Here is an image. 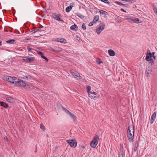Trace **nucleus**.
<instances>
[{
    "mask_svg": "<svg viewBox=\"0 0 157 157\" xmlns=\"http://www.w3.org/2000/svg\"><path fill=\"white\" fill-rule=\"evenodd\" d=\"M128 1L130 2L134 3L136 2V0H128Z\"/></svg>",
    "mask_w": 157,
    "mask_h": 157,
    "instance_id": "obj_42",
    "label": "nucleus"
},
{
    "mask_svg": "<svg viewBox=\"0 0 157 157\" xmlns=\"http://www.w3.org/2000/svg\"><path fill=\"white\" fill-rule=\"evenodd\" d=\"M37 151V145H36V149H35V152H36Z\"/></svg>",
    "mask_w": 157,
    "mask_h": 157,
    "instance_id": "obj_54",
    "label": "nucleus"
},
{
    "mask_svg": "<svg viewBox=\"0 0 157 157\" xmlns=\"http://www.w3.org/2000/svg\"><path fill=\"white\" fill-rule=\"evenodd\" d=\"M74 6H75V4L73 2H72V3H71L70 4V5L69 6H71V8H72Z\"/></svg>",
    "mask_w": 157,
    "mask_h": 157,
    "instance_id": "obj_43",
    "label": "nucleus"
},
{
    "mask_svg": "<svg viewBox=\"0 0 157 157\" xmlns=\"http://www.w3.org/2000/svg\"><path fill=\"white\" fill-rule=\"evenodd\" d=\"M64 111L73 120L74 122L76 121L77 118L76 116L73 113H71L68 110L66 109L65 108L62 107Z\"/></svg>",
    "mask_w": 157,
    "mask_h": 157,
    "instance_id": "obj_5",
    "label": "nucleus"
},
{
    "mask_svg": "<svg viewBox=\"0 0 157 157\" xmlns=\"http://www.w3.org/2000/svg\"><path fill=\"white\" fill-rule=\"evenodd\" d=\"M87 91L88 93V96L90 97L91 98H96V96H91V94L90 93H91L90 90L91 87L89 86H87L86 87Z\"/></svg>",
    "mask_w": 157,
    "mask_h": 157,
    "instance_id": "obj_9",
    "label": "nucleus"
},
{
    "mask_svg": "<svg viewBox=\"0 0 157 157\" xmlns=\"http://www.w3.org/2000/svg\"><path fill=\"white\" fill-rule=\"evenodd\" d=\"M81 147H82V148H84V147H85L84 146H81Z\"/></svg>",
    "mask_w": 157,
    "mask_h": 157,
    "instance_id": "obj_60",
    "label": "nucleus"
},
{
    "mask_svg": "<svg viewBox=\"0 0 157 157\" xmlns=\"http://www.w3.org/2000/svg\"><path fill=\"white\" fill-rule=\"evenodd\" d=\"M0 104L1 106H3L5 108H7L8 107V105L4 102L0 101Z\"/></svg>",
    "mask_w": 157,
    "mask_h": 157,
    "instance_id": "obj_19",
    "label": "nucleus"
},
{
    "mask_svg": "<svg viewBox=\"0 0 157 157\" xmlns=\"http://www.w3.org/2000/svg\"><path fill=\"white\" fill-rule=\"evenodd\" d=\"M72 9L71 6H68L65 9V11L66 12L68 13Z\"/></svg>",
    "mask_w": 157,
    "mask_h": 157,
    "instance_id": "obj_27",
    "label": "nucleus"
},
{
    "mask_svg": "<svg viewBox=\"0 0 157 157\" xmlns=\"http://www.w3.org/2000/svg\"><path fill=\"white\" fill-rule=\"evenodd\" d=\"M156 117V112H154L152 115L151 116V120H150V123L151 124H152L155 120V118Z\"/></svg>",
    "mask_w": 157,
    "mask_h": 157,
    "instance_id": "obj_14",
    "label": "nucleus"
},
{
    "mask_svg": "<svg viewBox=\"0 0 157 157\" xmlns=\"http://www.w3.org/2000/svg\"><path fill=\"white\" fill-rule=\"evenodd\" d=\"M41 36V35H38V36H35V37H39L40 36Z\"/></svg>",
    "mask_w": 157,
    "mask_h": 157,
    "instance_id": "obj_61",
    "label": "nucleus"
},
{
    "mask_svg": "<svg viewBox=\"0 0 157 157\" xmlns=\"http://www.w3.org/2000/svg\"><path fill=\"white\" fill-rule=\"evenodd\" d=\"M30 78H31V76H30V78H29L26 76H23V77L22 78L23 79H27V80H29V79H31Z\"/></svg>",
    "mask_w": 157,
    "mask_h": 157,
    "instance_id": "obj_35",
    "label": "nucleus"
},
{
    "mask_svg": "<svg viewBox=\"0 0 157 157\" xmlns=\"http://www.w3.org/2000/svg\"><path fill=\"white\" fill-rule=\"evenodd\" d=\"M134 134V129L133 126H129L127 131V136L130 142H132L133 140Z\"/></svg>",
    "mask_w": 157,
    "mask_h": 157,
    "instance_id": "obj_2",
    "label": "nucleus"
},
{
    "mask_svg": "<svg viewBox=\"0 0 157 157\" xmlns=\"http://www.w3.org/2000/svg\"><path fill=\"white\" fill-rule=\"evenodd\" d=\"M70 72H71V74L72 75H73V76H74L75 75V73L73 71H70Z\"/></svg>",
    "mask_w": 157,
    "mask_h": 157,
    "instance_id": "obj_46",
    "label": "nucleus"
},
{
    "mask_svg": "<svg viewBox=\"0 0 157 157\" xmlns=\"http://www.w3.org/2000/svg\"><path fill=\"white\" fill-rule=\"evenodd\" d=\"M41 57L42 58L45 59L46 60V61H47V62H48V59L47 58L44 56V55L43 56H42Z\"/></svg>",
    "mask_w": 157,
    "mask_h": 157,
    "instance_id": "obj_36",
    "label": "nucleus"
},
{
    "mask_svg": "<svg viewBox=\"0 0 157 157\" xmlns=\"http://www.w3.org/2000/svg\"><path fill=\"white\" fill-rule=\"evenodd\" d=\"M13 80L14 82H13V83H15L17 86H21L25 88L27 87L30 88V86L22 80L15 77H14Z\"/></svg>",
    "mask_w": 157,
    "mask_h": 157,
    "instance_id": "obj_1",
    "label": "nucleus"
},
{
    "mask_svg": "<svg viewBox=\"0 0 157 157\" xmlns=\"http://www.w3.org/2000/svg\"><path fill=\"white\" fill-rule=\"evenodd\" d=\"M27 48H28V50L29 53L30 52H32V53H33V51H31V50H33V48H30L29 47V46H27Z\"/></svg>",
    "mask_w": 157,
    "mask_h": 157,
    "instance_id": "obj_32",
    "label": "nucleus"
},
{
    "mask_svg": "<svg viewBox=\"0 0 157 157\" xmlns=\"http://www.w3.org/2000/svg\"><path fill=\"white\" fill-rule=\"evenodd\" d=\"M37 52L38 54L41 56V57L44 55L43 53L41 51H38Z\"/></svg>",
    "mask_w": 157,
    "mask_h": 157,
    "instance_id": "obj_40",
    "label": "nucleus"
},
{
    "mask_svg": "<svg viewBox=\"0 0 157 157\" xmlns=\"http://www.w3.org/2000/svg\"><path fill=\"white\" fill-rule=\"evenodd\" d=\"M115 3L119 5H121V6H124V4H123V3H121L118 2V1H116L115 2Z\"/></svg>",
    "mask_w": 157,
    "mask_h": 157,
    "instance_id": "obj_31",
    "label": "nucleus"
},
{
    "mask_svg": "<svg viewBox=\"0 0 157 157\" xmlns=\"http://www.w3.org/2000/svg\"><path fill=\"white\" fill-rule=\"evenodd\" d=\"M121 10L122 11V12H125V13H126V11H125L123 9V8H121Z\"/></svg>",
    "mask_w": 157,
    "mask_h": 157,
    "instance_id": "obj_50",
    "label": "nucleus"
},
{
    "mask_svg": "<svg viewBox=\"0 0 157 157\" xmlns=\"http://www.w3.org/2000/svg\"><path fill=\"white\" fill-rule=\"evenodd\" d=\"M66 141L71 147L74 148L77 146V143L75 140L71 139L67 140Z\"/></svg>",
    "mask_w": 157,
    "mask_h": 157,
    "instance_id": "obj_6",
    "label": "nucleus"
},
{
    "mask_svg": "<svg viewBox=\"0 0 157 157\" xmlns=\"http://www.w3.org/2000/svg\"><path fill=\"white\" fill-rule=\"evenodd\" d=\"M62 49L56 46H54L53 49H52V51L53 52H59L62 51Z\"/></svg>",
    "mask_w": 157,
    "mask_h": 157,
    "instance_id": "obj_16",
    "label": "nucleus"
},
{
    "mask_svg": "<svg viewBox=\"0 0 157 157\" xmlns=\"http://www.w3.org/2000/svg\"><path fill=\"white\" fill-rule=\"evenodd\" d=\"M147 52L146 54L145 60L147 61Z\"/></svg>",
    "mask_w": 157,
    "mask_h": 157,
    "instance_id": "obj_49",
    "label": "nucleus"
},
{
    "mask_svg": "<svg viewBox=\"0 0 157 157\" xmlns=\"http://www.w3.org/2000/svg\"><path fill=\"white\" fill-rule=\"evenodd\" d=\"M17 33H19V34H20V33H19V32L18 31H17Z\"/></svg>",
    "mask_w": 157,
    "mask_h": 157,
    "instance_id": "obj_62",
    "label": "nucleus"
},
{
    "mask_svg": "<svg viewBox=\"0 0 157 157\" xmlns=\"http://www.w3.org/2000/svg\"><path fill=\"white\" fill-rule=\"evenodd\" d=\"M76 39L77 40H80V38L79 37H78V36H76Z\"/></svg>",
    "mask_w": 157,
    "mask_h": 157,
    "instance_id": "obj_48",
    "label": "nucleus"
},
{
    "mask_svg": "<svg viewBox=\"0 0 157 157\" xmlns=\"http://www.w3.org/2000/svg\"><path fill=\"white\" fill-rule=\"evenodd\" d=\"M46 28L42 26H41L39 29L33 30V33H36L37 32H41L44 31L45 30Z\"/></svg>",
    "mask_w": 157,
    "mask_h": 157,
    "instance_id": "obj_12",
    "label": "nucleus"
},
{
    "mask_svg": "<svg viewBox=\"0 0 157 157\" xmlns=\"http://www.w3.org/2000/svg\"><path fill=\"white\" fill-rule=\"evenodd\" d=\"M41 57L42 58L45 59L46 60V61H47V62H48V59L47 58L44 56V55L43 56H42Z\"/></svg>",
    "mask_w": 157,
    "mask_h": 157,
    "instance_id": "obj_37",
    "label": "nucleus"
},
{
    "mask_svg": "<svg viewBox=\"0 0 157 157\" xmlns=\"http://www.w3.org/2000/svg\"><path fill=\"white\" fill-rule=\"evenodd\" d=\"M108 52L109 55L110 56H113L115 55V53L114 51L112 49L109 50Z\"/></svg>",
    "mask_w": 157,
    "mask_h": 157,
    "instance_id": "obj_18",
    "label": "nucleus"
},
{
    "mask_svg": "<svg viewBox=\"0 0 157 157\" xmlns=\"http://www.w3.org/2000/svg\"><path fill=\"white\" fill-rule=\"evenodd\" d=\"M74 77L76 78H77V77H78V75H76L75 74V76H74Z\"/></svg>",
    "mask_w": 157,
    "mask_h": 157,
    "instance_id": "obj_53",
    "label": "nucleus"
},
{
    "mask_svg": "<svg viewBox=\"0 0 157 157\" xmlns=\"http://www.w3.org/2000/svg\"><path fill=\"white\" fill-rule=\"evenodd\" d=\"M96 62L97 63L99 64H100L101 63H103V62L101 60V59H97L96 60Z\"/></svg>",
    "mask_w": 157,
    "mask_h": 157,
    "instance_id": "obj_30",
    "label": "nucleus"
},
{
    "mask_svg": "<svg viewBox=\"0 0 157 157\" xmlns=\"http://www.w3.org/2000/svg\"><path fill=\"white\" fill-rule=\"evenodd\" d=\"M70 29L73 31H76L78 30V28L77 26L74 24V25H72L71 26Z\"/></svg>",
    "mask_w": 157,
    "mask_h": 157,
    "instance_id": "obj_17",
    "label": "nucleus"
},
{
    "mask_svg": "<svg viewBox=\"0 0 157 157\" xmlns=\"http://www.w3.org/2000/svg\"><path fill=\"white\" fill-rule=\"evenodd\" d=\"M138 149V147H134V151L135 152Z\"/></svg>",
    "mask_w": 157,
    "mask_h": 157,
    "instance_id": "obj_47",
    "label": "nucleus"
},
{
    "mask_svg": "<svg viewBox=\"0 0 157 157\" xmlns=\"http://www.w3.org/2000/svg\"><path fill=\"white\" fill-rule=\"evenodd\" d=\"M95 23V21H92L90 22L89 24V26H91L93 25V24Z\"/></svg>",
    "mask_w": 157,
    "mask_h": 157,
    "instance_id": "obj_39",
    "label": "nucleus"
},
{
    "mask_svg": "<svg viewBox=\"0 0 157 157\" xmlns=\"http://www.w3.org/2000/svg\"><path fill=\"white\" fill-rule=\"evenodd\" d=\"M16 40L14 39H10L6 41V42L8 44H15Z\"/></svg>",
    "mask_w": 157,
    "mask_h": 157,
    "instance_id": "obj_21",
    "label": "nucleus"
},
{
    "mask_svg": "<svg viewBox=\"0 0 157 157\" xmlns=\"http://www.w3.org/2000/svg\"><path fill=\"white\" fill-rule=\"evenodd\" d=\"M115 20L117 22H118L119 23H120L122 22L121 20L118 17H117L115 18Z\"/></svg>",
    "mask_w": 157,
    "mask_h": 157,
    "instance_id": "obj_33",
    "label": "nucleus"
},
{
    "mask_svg": "<svg viewBox=\"0 0 157 157\" xmlns=\"http://www.w3.org/2000/svg\"><path fill=\"white\" fill-rule=\"evenodd\" d=\"M76 14L77 16L81 19H82L85 17L83 15L79 13H76Z\"/></svg>",
    "mask_w": 157,
    "mask_h": 157,
    "instance_id": "obj_24",
    "label": "nucleus"
},
{
    "mask_svg": "<svg viewBox=\"0 0 157 157\" xmlns=\"http://www.w3.org/2000/svg\"><path fill=\"white\" fill-rule=\"evenodd\" d=\"M23 60L25 62L27 63H31L33 62L35 59L33 57H28L27 56H24L23 57Z\"/></svg>",
    "mask_w": 157,
    "mask_h": 157,
    "instance_id": "obj_7",
    "label": "nucleus"
},
{
    "mask_svg": "<svg viewBox=\"0 0 157 157\" xmlns=\"http://www.w3.org/2000/svg\"><path fill=\"white\" fill-rule=\"evenodd\" d=\"M4 78L6 81L10 83H13V82H14V81H13L14 77H12L10 76H6Z\"/></svg>",
    "mask_w": 157,
    "mask_h": 157,
    "instance_id": "obj_10",
    "label": "nucleus"
},
{
    "mask_svg": "<svg viewBox=\"0 0 157 157\" xmlns=\"http://www.w3.org/2000/svg\"><path fill=\"white\" fill-rule=\"evenodd\" d=\"M126 18L127 21L129 22H133L134 21V17L131 16H126L125 17Z\"/></svg>",
    "mask_w": 157,
    "mask_h": 157,
    "instance_id": "obj_11",
    "label": "nucleus"
},
{
    "mask_svg": "<svg viewBox=\"0 0 157 157\" xmlns=\"http://www.w3.org/2000/svg\"><path fill=\"white\" fill-rule=\"evenodd\" d=\"M122 0L123 1H125V2H128V0Z\"/></svg>",
    "mask_w": 157,
    "mask_h": 157,
    "instance_id": "obj_59",
    "label": "nucleus"
},
{
    "mask_svg": "<svg viewBox=\"0 0 157 157\" xmlns=\"http://www.w3.org/2000/svg\"><path fill=\"white\" fill-rule=\"evenodd\" d=\"M120 151L121 152H124V149L123 147V145L120 144Z\"/></svg>",
    "mask_w": 157,
    "mask_h": 157,
    "instance_id": "obj_29",
    "label": "nucleus"
},
{
    "mask_svg": "<svg viewBox=\"0 0 157 157\" xmlns=\"http://www.w3.org/2000/svg\"><path fill=\"white\" fill-rule=\"evenodd\" d=\"M99 18V17L98 15H96L94 17L93 21H95V23H96L98 21Z\"/></svg>",
    "mask_w": 157,
    "mask_h": 157,
    "instance_id": "obj_23",
    "label": "nucleus"
},
{
    "mask_svg": "<svg viewBox=\"0 0 157 157\" xmlns=\"http://www.w3.org/2000/svg\"><path fill=\"white\" fill-rule=\"evenodd\" d=\"M147 71H145V74H146V75L147 76Z\"/></svg>",
    "mask_w": 157,
    "mask_h": 157,
    "instance_id": "obj_55",
    "label": "nucleus"
},
{
    "mask_svg": "<svg viewBox=\"0 0 157 157\" xmlns=\"http://www.w3.org/2000/svg\"><path fill=\"white\" fill-rule=\"evenodd\" d=\"M124 6L128 8L129 7V5L128 4H125Z\"/></svg>",
    "mask_w": 157,
    "mask_h": 157,
    "instance_id": "obj_51",
    "label": "nucleus"
},
{
    "mask_svg": "<svg viewBox=\"0 0 157 157\" xmlns=\"http://www.w3.org/2000/svg\"><path fill=\"white\" fill-rule=\"evenodd\" d=\"M139 145V144L138 142H136L135 144V147H138V146Z\"/></svg>",
    "mask_w": 157,
    "mask_h": 157,
    "instance_id": "obj_45",
    "label": "nucleus"
},
{
    "mask_svg": "<svg viewBox=\"0 0 157 157\" xmlns=\"http://www.w3.org/2000/svg\"><path fill=\"white\" fill-rule=\"evenodd\" d=\"M13 15L14 16L15 14V13H13Z\"/></svg>",
    "mask_w": 157,
    "mask_h": 157,
    "instance_id": "obj_63",
    "label": "nucleus"
},
{
    "mask_svg": "<svg viewBox=\"0 0 157 157\" xmlns=\"http://www.w3.org/2000/svg\"><path fill=\"white\" fill-rule=\"evenodd\" d=\"M40 128L43 131L45 129V127L42 123L40 124Z\"/></svg>",
    "mask_w": 157,
    "mask_h": 157,
    "instance_id": "obj_34",
    "label": "nucleus"
},
{
    "mask_svg": "<svg viewBox=\"0 0 157 157\" xmlns=\"http://www.w3.org/2000/svg\"><path fill=\"white\" fill-rule=\"evenodd\" d=\"M55 41L58 42L63 43L64 44H65L67 42L66 40L65 39H63V38H57V39Z\"/></svg>",
    "mask_w": 157,
    "mask_h": 157,
    "instance_id": "obj_15",
    "label": "nucleus"
},
{
    "mask_svg": "<svg viewBox=\"0 0 157 157\" xmlns=\"http://www.w3.org/2000/svg\"><path fill=\"white\" fill-rule=\"evenodd\" d=\"M105 27V24L104 23L102 22L99 25V27H98L100 29H104Z\"/></svg>",
    "mask_w": 157,
    "mask_h": 157,
    "instance_id": "obj_20",
    "label": "nucleus"
},
{
    "mask_svg": "<svg viewBox=\"0 0 157 157\" xmlns=\"http://www.w3.org/2000/svg\"><path fill=\"white\" fill-rule=\"evenodd\" d=\"M90 94H94V95H96L97 94V93L95 92L91 91V93H90Z\"/></svg>",
    "mask_w": 157,
    "mask_h": 157,
    "instance_id": "obj_44",
    "label": "nucleus"
},
{
    "mask_svg": "<svg viewBox=\"0 0 157 157\" xmlns=\"http://www.w3.org/2000/svg\"><path fill=\"white\" fill-rule=\"evenodd\" d=\"M136 7V5H134L133 6V8H135Z\"/></svg>",
    "mask_w": 157,
    "mask_h": 157,
    "instance_id": "obj_58",
    "label": "nucleus"
},
{
    "mask_svg": "<svg viewBox=\"0 0 157 157\" xmlns=\"http://www.w3.org/2000/svg\"><path fill=\"white\" fill-rule=\"evenodd\" d=\"M99 12L101 14H102L108 15V13L105 11L102 10H100Z\"/></svg>",
    "mask_w": 157,
    "mask_h": 157,
    "instance_id": "obj_26",
    "label": "nucleus"
},
{
    "mask_svg": "<svg viewBox=\"0 0 157 157\" xmlns=\"http://www.w3.org/2000/svg\"><path fill=\"white\" fill-rule=\"evenodd\" d=\"M103 30L101 29H100L98 28L96 29V32L98 34H99L101 31Z\"/></svg>",
    "mask_w": 157,
    "mask_h": 157,
    "instance_id": "obj_28",
    "label": "nucleus"
},
{
    "mask_svg": "<svg viewBox=\"0 0 157 157\" xmlns=\"http://www.w3.org/2000/svg\"><path fill=\"white\" fill-rule=\"evenodd\" d=\"M155 53V52L151 53L149 50H148V62L150 65H152L154 64V59L155 60L156 58L154 55Z\"/></svg>",
    "mask_w": 157,
    "mask_h": 157,
    "instance_id": "obj_3",
    "label": "nucleus"
},
{
    "mask_svg": "<svg viewBox=\"0 0 157 157\" xmlns=\"http://www.w3.org/2000/svg\"><path fill=\"white\" fill-rule=\"evenodd\" d=\"M60 16V14H58L56 13H53L52 14V17L55 20L61 21L62 22L64 21L62 19H61L59 17V16Z\"/></svg>",
    "mask_w": 157,
    "mask_h": 157,
    "instance_id": "obj_8",
    "label": "nucleus"
},
{
    "mask_svg": "<svg viewBox=\"0 0 157 157\" xmlns=\"http://www.w3.org/2000/svg\"><path fill=\"white\" fill-rule=\"evenodd\" d=\"M12 11L13 13H15V10L14 9H13L12 10Z\"/></svg>",
    "mask_w": 157,
    "mask_h": 157,
    "instance_id": "obj_52",
    "label": "nucleus"
},
{
    "mask_svg": "<svg viewBox=\"0 0 157 157\" xmlns=\"http://www.w3.org/2000/svg\"><path fill=\"white\" fill-rule=\"evenodd\" d=\"M133 22L136 23H140L141 22V21L138 18L134 17Z\"/></svg>",
    "mask_w": 157,
    "mask_h": 157,
    "instance_id": "obj_22",
    "label": "nucleus"
},
{
    "mask_svg": "<svg viewBox=\"0 0 157 157\" xmlns=\"http://www.w3.org/2000/svg\"><path fill=\"white\" fill-rule=\"evenodd\" d=\"M82 28L83 30H86V27L84 23H83L82 24Z\"/></svg>",
    "mask_w": 157,
    "mask_h": 157,
    "instance_id": "obj_38",
    "label": "nucleus"
},
{
    "mask_svg": "<svg viewBox=\"0 0 157 157\" xmlns=\"http://www.w3.org/2000/svg\"><path fill=\"white\" fill-rule=\"evenodd\" d=\"M6 101L9 102L13 103L15 101V99L12 97L9 96L6 98Z\"/></svg>",
    "mask_w": 157,
    "mask_h": 157,
    "instance_id": "obj_13",
    "label": "nucleus"
},
{
    "mask_svg": "<svg viewBox=\"0 0 157 157\" xmlns=\"http://www.w3.org/2000/svg\"><path fill=\"white\" fill-rule=\"evenodd\" d=\"M121 153V155H120V157H124L125 156L124 152H122Z\"/></svg>",
    "mask_w": 157,
    "mask_h": 157,
    "instance_id": "obj_41",
    "label": "nucleus"
},
{
    "mask_svg": "<svg viewBox=\"0 0 157 157\" xmlns=\"http://www.w3.org/2000/svg\"><path fill=\"white\" fill-rule=\"evenodd\" d=\"M50 50H51V51H52V49H53V48H52L51 47H50Z\"/></svg>",
    "mask_w": 157,
    "mask_h": 157,
    "instance_id": "obj_56",
    "label": "nucleus"
},
{
    "mask_svg": "<svg viewBox=\"0 0 157 157\" xmlns=\"http://www.w3.org/2000/svg\"><path fill=\"white\" fill-rule=\"evenodd\" d=\"M31 32H32L33 33H33V30Z\"/></svg>",
    "mask_w": 157,
    "mask_h": 157,
    "instance_id": "obj_64",
    "label": "nucleus"
},
{
    "mask_svg": "<svg viewBox=\"0 0 157 157\" xmlns=\"http://www.w3.org/2000/svg\"><path fill=\"white\" fill-rule=\"evenodd\" d=\"M152 9L154 11L155 13L157 15V8L156 7V6L154 5H152Z\"/></svg>",
    "mask_w": 157,
    "mask_h": 157,
    "instance_id": "obj_25",
    "label": "nucleus"
},
{
    "mask_svg": "<svg viewBox=\"0 0 157 157\" xmlns=\"http://www.w3.org/2000/svg\"><path fill=\"white\" fill-rule=\"evenodd\" d=\"M2 41L1 40H0V46L2 45Z\"/></svg>",
    "mask_w": 157,
    "mask_h": 157,
    "instance_id": "obj_57",
    "label": "nucleus"
},
{
    "mask_svg": "<svg viewBox=\"0 0 157 157\" xmlns=\"http://www.w3.org/2000/svg\"><path fill=\"white\" fill-rule=\"evenodd\" d=\"M99 136L98 135H95L90 143V146L92 148H94L98 144Z\"/></svg>",
    "mask_w": 157,
    "mask_h": 157,
    "instance_id": "obj_4",
    "label": "nucleus"
}]
</instances>
